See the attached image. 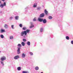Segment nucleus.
Segmentation results:
<instances>
[{"label": "nucleus", "mask_w": 73, "mask_h": 73, "mask_svg": "<svg viewBox=\"0 0 73 73\" xmlns=\"http://www.w3.org/2000/svg\"><path fill=\"white\" fill-rule=\"evenodd\" d=\"M17 69L19 71L20 70H21V67H18L17 68Z\"/></svg>", "instance_id": "obj_22"}, {"label": "nucleus", "mask_w": 73, "mask_h": 73, "mask_svg": "<svg viewBox=\"0 0 73 73\" xmlns=\"http://www.w3.org/2000/svg\"><path fill=\"white\" fill-rule=\"evenodd\" d=\"M21 44L22 46H25V43L24 42H22L21 43Z\"/></svg>", "instance_id": "obj_19"}, {"label": "nucleus", "mask_w": 73, "mask_h": 73, "mask_svg": "<svg viewBox=\"0 0 73 73\" xmlns=\"http://www.w3.org/2000/svg\"><path fill=\"white\" fill-rule=\"evenodd\" d=\"M37 4L36 3H35L33 4V7L36 8V7H37Z\"/></svg>", "instance_id": "obj_12"}, {"label": "nucleus", "mask_w": 73, "mask_h": 73, "mask_svg": "<svg viewBox=\"0 0 73 73\" xmlns=\"http://www.w3.org/2000/svg\"><path fill=\"white\" fill-rule=\"evenodd\" d=\"M40 32L42 33V32H44V29L42 28H40Z\"/></svg>", "instance_id": "obj_14"}, {"label": "nucleus", "mask_w": 73, "mask_h": 73, "mask_svg": "<svg viewBox=\"0 0 73 73\" xmlns=\"http://www.w3.org/2000/svg\"><path fill=\"white\" fill-rule=\"evenodd\" d=\"M21 36L22 37H23V38H26V37L27 36L26 34V32L25 31H22L21 32Z\"/></svg>", "instance_id": "obj_2"}, {"label": "nucleus", "mask_w": 73, "mask_h": 73, "mask_svg": "<svg viewBox=\"0 0 73 73\" xmlns=\"http://www.w3.org/2000/svg\"><path fill=\"white\" fill-rule=\"evenodd\" d=\"M6 60V57H5V56H2L1 58V61H4V60Z\"/></svg>", "instance_id": "obj_4"}, {"label": "nucleus", "mask_w": 73, "mask_h": 73, "mask_svg": "<svg viewBox=\"0 0 73 73\" xmlns=\"http://www.w3.org/2000/svg\"><path fill=\"white\" fill-rule=\"evenodd\" d=\"M29 54L31 56H33V53L32 52H29Z\"/></svg>", "instance_id": "obj_25"}, {"label": "nucleus", "mask_w": 73, "mask_h": 73, "mask_svg": "<svg viewBox=\"0 0 73 73\" xmlns=\"http://www.w3.org/2000/svg\"><path fill=\"white\" fill-rule=\"evenodd\" d=\"M0 13H3V11H1L0 12Z\"/></svg>", "instance_id": "obj_39"}, {"label": "nucleus", "mask_w": 73, "mask_h": 73, "mask_svg": "<svg viewBox=\"0 0 73 73\" xmlns=\"http://www.w3.org/2000/svg\"><path fill=\"white\" fill-rule=\"evenodd\" d=\"M30 24L31 25H33V22H30Z\"/></svg>", "instance_id": "obj_36"}, {"label": "nucleus", "mask_w": 73, "mask_h": 73, "mask_svg": "<svg viewBox=\"0 0 73 73\" xmlns=\"http://www.w3.org/2000/svg\"><path fill=\"white\" fill-rule=\"evenodd\" d=\"M27 9V8H25V9Z\"/></svg>", "instance_id": "obj_42"}, {"label": "nucleus", "mask_w": 73, "mask_h": 73, "mask_svg": "<svg viewBox=\"0 0 73 73\" xmlns=\"http://www.w3.org/2000/svg\"><path fill=\"white\" fill-rule=\"evenodd\" d=\"M19 27H20L21 28H22V27H23V25H22V24H20L19 25Z\"/></svg>", "instance_id": "obj_32"}, {"label": "nucleus", "mask_w": 73, "mask_h": 73, "mask_svg": "<svg viewBox=\"0 0 73 73\" xmlns=\"http://www.w3.org/2000/svg\"><path fill=\"white\" fill-rule=\"evenodd\" d=\"M22 29L23 30H24L25 31L26 30V29H27V27H23Z\"/></svg>", "instance_id": "obj_26"}, {"label": "nucleus", "mask_w": 73, "mask_h": 73, "mask_svg": "<svg viewBox=\"0 0 73 73\" xmlns=\"http://www.w3.org/2000/svg\"><path fill=\"white\" fill-rule=\"evenodd\" d=\"M23 73H29V72L28 71H23Z\"/></svg>", "instance_id": "obj_24"}, {"label": "nucleus", "mask_w": 73, "mask_h": 73, "mask_svg": "<svg viewBox=\"0 0 73 73\" xmlns=\"http://www.w3.org/2000/svg\"><path fill=\"white\" fill-rule=\"evenodd\" d=\"M1 1H3V2H4L5 1V0H1Z\"/></svg>", "instance_id": "obj_38"}, {"label": "nucleus", "mask_w": 73, "mask_h": 73, "mask_svg": "<svg viewBox=\"0 0 73 73\" xmlns=\"http://www.w3.org/2000/svg\"><path fill=\"white\" fill-rule=\"evenodd\" d=\"M6 5V3L5 2H4L3 4L2 3L0 5V7L3 8L4 7H5Z\"/></svg>", "instance_id": "obj_3"}, {"label": "nucleus", "mask_w": 73, "mask_h": 73, "mask_svg": "<svg viewBox=\"0 0 73 73\" xmlns=\"http://www.w3.org/2000/svg\"><path fill=\"white\" fill-rule=\"evenodd\" d=\"M17 46L18 47H17V54H20L21 52H20V48L21 47V44H19Z\"/></svg>", "instance_id": "obj_1"}, {"label": "nucleus", "mask_w": 73, "mask_h": 73, "mask_svg": "<svg viewBox=\"0 0 73 73\" xmlns=\"http://www.w3.org/2000/svg\"><path fill=\"white\" fill-rule=\"evenodd\" d=\"M35 69L36 70H38V69H39V67H38L36 66L35 68Z\"/></svg>", "instance_id": "obj_16"}, {"label": "nucleus", "mask_w": 73, "mask_h": 73, "mask_svg": "<svg viewBox=\"0 0 73 73\" xmlns=\"http://www.w3.org/2000/svg\"><path fill=\"white\" fill-rule=\"evenodd\" d=\"M0 52H1V51H0Z\"/></svg>", "instance_id": "obj_44"}, {"label": "nucleus", "mask_w": 73, "mask_h": 73, "mask_svg": "<svg viewBox=\"0 0 73 73\" xmlns=\"http://www.w3.org/2000/svg\"><path fill=\"white\" fill-rule=\"evenodd\" d=\"M0 4H1V1L0 0Z\"/></svg>", "instance_id": "obj_40"}, {"label": "nucleus", "mask_w": 73, "mask_h": 73, "mask_svg": "<svg viewBox=\"0 0 73 73\" xmlns=\"http://www.w3.org/2000/svg\"><path fill=\"white\" fill-rule=\"evenodd\" d=\"M10 39L11 40H12L13 39V36H10L9 37Z\"/></svg>", "instance_id": "obj_20"}, {"label": "nucleus", "mask_w": 73, "mask_h": 73, "mask_svg": "<svg viewBox=\"0 0 73 73\" xmlns=\"http://www.w3.org/2000/svg\"><path fill=\"white\" fill-rule=\"evenodd\" d=\"M25 31L26 32V35H27V33H29V32H30V30H29V29H27L26 31Z\"/></svg>", "instance_id": "obj_11"}, {"label": "nucleus", "mask_w": 73, "mask_h": 73, "mask_svg": "<svg viewBox=\"0 0 73 73\" xmlns=\"http://www.w3.org/2000/svg\"><path fill=\"white\" fill-rule=\"evenodd\" d=\"M0 32L1 33H4V32H5V30L4 29H1Z\"/></svg>", "instance_id": "obj_9"}, {"label": "nucleus", "mask_w": 73, "mask_h": 73, "mask_svg": "<svg viewBox=\"0 0 73 73\" xmlns=\"http://www.w3.org/2000/svg\"><path fill=\"white\" fill-rule=\"evenodd\" d=\"M33 21H36V18H35L33 19Z\"/></svg>", "instance_id": "obj_33"}, {"label": "nucleus", "mask_w": 73, "mask_h": 73, "mask_svg": "<svg viewBox=\"0 0 73 73\" xmlns=\"http://www.w3.org/2000/svg\"><path fill=\"white\" fill-rule=\"evenodd\" d=\"M48 19L50 20H51V19H53V17L51 16H49L48 17Z\"/></svg>", "instance_id": "obj_21"}, {"label": "nucleus", "mask_w": 73, "mask_h": 73, "mask_svg": "<svg viewBox=\"0 0 73 73\" xmlns=\"http://www.w3.org/2000/svg\"><path fill=\"white\" fill-rule=\"evenodd\" d=\"M71 44H73V40H72L71 41Z\"/></svg>", "instance_id": "obj_37"}, {"label": "nucleus", "mask_w": 73, "mask_h": 73, "mask_svg": "<svg viewBox=\"0 0 73 73\" xmlns=\"http://www.w3.org/2000/svg\"><path fill=\"white\" fill-rule=\"evenodd\" d=\"M43 24H46L47 23V21L46 19H43V21H42Z\"/></svg>", "instance_id": "obj_7"}, {"label": "nucleus", "mask_w": 73, "mask_h": 73, "mask_svg": "<svg viewBox=\"0 0 73 73\" xmlns=\"http://www.w3.org/2000/svg\"><path fill=\"white\" fill-rule=\"evenodd\" d=\"M0 62L1 63V64H2L3 66V65H4V63L3 61H0Z\"/></svg>", "instance_id": "obj_23"}, {"label": "nucleus", "mask_w": 73, "mask_h": 73, "mask_svg": "<svg viewBox=\"0 0 73 73\" xmlns=\"http://www.w3.org/2000/svg\"><path fill=\"white\" fill-rule=\"evenodd\" d=\"M19 16H16L15 17V20H19Z\"/></svg>", "instance_id": "obj_15"}, {"label": "nucleus", "mask_w": 73, "mask_h": 73, "mask_svg": "<svg viewBox=\"0 0 73 73\" xmlns=\"http://www.w3.org/2000/svg\"><path fill=\"white\" fill-rule=\"evenodd\" d=\"M0 37L1 38H3L4 35H0Z\"/></svg>", "instance_id": "obj_29"}, {"label": "nucleus", "mask_w": 73, "mask_h": 73, "mask_svg": "<svg viewBox=\"0 0 73 73\" xmlns=\"http://www.w3.org/2000/svg\"><path fill=\"white\" fill-rule=\"evenodd\" d=\"M33 27H34V25H31L30 27V28H33Z\"/></svg>", "instance_id": "obj_30"}, {"label": "nucleus", "mask_w": 73, "mask_h": 73, "mask_svg": "<svg viewBox=\"0 0 73 73\" xmlns=\"http://www.w3.org/2000/svg\"><path fill=\"white\" fill-rule=\"evenodd\" d=\"M14 25H11V28H12V29H14Z\"/></svg>", "instance_id": "obj_35"}, {"label": "nucleus", "mask_w": 73, "mask_h": 73, "mask_svg": "<svg viewBox=\"0 0 73 73\" xmlns=\"http://www.w3.org/2000/svg\"><path fill=\"white\" fill-rule=\"evenodd\" d=\"M4 27L5 29H7L8 28V25L5 24L4 25Z\"/></svg>", "instance_id": "obj_13"}, {"label": "nucleus", "mask_w": 73, "mask_h": 73, "mask_svg": "<svg viewBox=\"0 0 73 73\" xmlns=\"http://www.w3.org/2000/svg\"><path fill=\"white\" fill-rule=\"evenodd\" d=\"M23 41H24V42H25L26 41H27V40L26 39H23Z\"/></svg>", "instance_id": "obj_34"}, {"label": "nucleus", "mask_w": 73, "mask_h": 73, "mask_svg": "<svg viewBox=\"0 0 73 73\" xmlns=\"http://www.w3.org/2000/svg\"><path fill=\"white\" fill-rule=\"evenodd\" d=\"M44 13H41L39 17H40V18H42V17H44Z\"/></svg>", "instance_id": "obj_5"}, {"label": "nucleus", "mask_w": 73, "mask_h": 73, "mask_svg": "<svg viewBox=\"0 0 73 73\" xmlns=\"http://www.w3.org/2000/svg\"><path fill=\"white\" fill-rule=\"evenodd\" d=\"M66 38L67 40H69V37L68 36H67L66 37Z\"/></svg>", "instance_id": "obj_28"}, {"label": "nucleus", "mask_w": 73, "mask_h": 73, "mask_svg": "<svg viewBox=\"0 0 73 73\" xmlns=\"http://www.w3.org/2000/svg\"><path fill=\"white\" fill-rule=\"evenodd\" d=\"M26 56V55L24 53H23L21 55V57L22 58H25Z\"/></svg>", "instance_id": "obj_10"}, {"label": "nucleus", "mask_w": 73, "mask_h": 73, "mask_svg": "<svg viewBox=\"0 0 73 73\" xmlns=\"http://www.w3.org/2000/svg\"><path fill=\"white\" fill-rule=\"evenodd\" d=\"M41 73H43V72H41Z\"/></svg>", "instance_id": "obj_41"}, {"label": "nucleus", "mask_w": 73, "mask_h": 73, "mask_svg": "<svg viewBox=\"0 0 73 73\" xmlns=\"http://www.w3.org/2000/svg\"><path fill=\"white\" fill-rule=\"evenodd\" d=\"M44 12L46 15H48V11H46V10L45 9Z\"/></svg>", "instance_id": "obj_18"}, {"label": "nucleus", "mask_w": 73, "mask_h": 73, "mask_svg": "<svg viewBox=\"0 0 73 73\" xmlns=\"http://www.w3.org/2000/svg\"><path fill=\"white\" fill-rule=\"evenodd\" d=\"M13 17H10L9 18V20H12V19H13Z\"/></svg>", "instance_id": "obj_31"}, {"label": "nucleus", "mask_w": 73, "mask_h": 73, "mask_svg": "<svg viewBox=\"0 0 73 73\" xmlns=\"http://www.w3.org/2000/svg\"><path fill=\"white\" fill-rule=\"evenodd\" d=\"M27 44L28 46H30L31 45V43L30 42L28 41L27 42Z\"/></svg>", "instance_id": "obj_17"}, {"label": "nucleus", "mask_w": 73, "mask_h": 73, "mask_svg": "<svg viewBox=\"0 0 73 73\" xmlns=\"http://www.w3.org/2000/svg\"><path fill=\"white\" fill-rule=\"evenodd\" d=\"M72 1H73V0H72Z\"/></svg>", "instance_id": "obj_43"}, {"label": "nucleus", "mask_w": 73, "mask_h": 73, "mask_svg": "<svg viewBox=\"0 0 73 73\" xmlns=\"http://www.w3.org/2000/svg\"><path fill=\"white\" fill-rule=\"evenodd\" d=\"M19 58H20V57L19 55L16 56L14 57V58L15 60H17V59Z\"/></svg>", "instance_id": "obj_6"}, {"label": "nucleus", "mask_w": 73, "mask_h": 73, "mask_svg": "<svg viewBox=\"0 0 73 73\" xmlns=\"http://www.w3.org/2000/svg\"><path fill=\"white\" fill-rule=\"evenodd\" d=\"M38 21H39L40 22H42V21H43V19L42 18H38Z\"/></svg>", "instance_id": "obj_8"}, {"label": "nucleus", "mask_w": 73, "mask_h": 73, "mask_svg": "<svg viewBox=\"0 0 73 73\" xmlns=\"http://www.w3.org/2000/svg\"><path fill=\"white\" fill-rule=\"evenodd\" d=\"M37 9V10H40L41 9V8L40 7H38Z\"/></svg>", "instance_id": "obj_27"}]
</instances>
